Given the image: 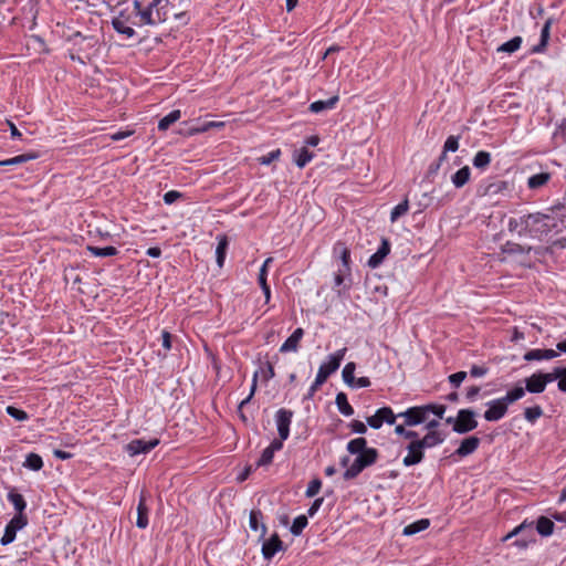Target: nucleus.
I'll return each instance as SVG.
<instances>
[{
    "label": "nucleus",
    "instance_id": "nucleus-51",
    "mask_svg": "<svg viewBox=\"0 0 566 566\" xmlns=\"http://www.w3.org/2000/svg\"><path fill=\"white\" fill-rule=\"evenodd\" d=\"M543 382L545 387L547 384L553 382L554 380L558 379V377L562 375V367H555L551 373H539Z\"/></svg>",
    "mask_w": 566,
    "mask_h": 566
},
{
    "label": "nucleus",
    "instance_id": "nucleus-42",
    "mask_svg": "<svg viewBox=\"0 0 566 566\" xmlns=\"http://www.w3.org/2000/svg\"><path fill=\"white\" fill-rule=\"evenodd\" d=\"M228 248V239L227 237H220L218 241V245L216 249L217 263L219 266L223 265L226 259V251Z\"/></svg>",
    "mask_w": 566,
    "mask_h": 566
},
{
    "label": "nucleus",
    "instance_id": "nucleus-52",
    "mask_svg": "<svg viewBox=\"0 0 566 566\" xmlns=\"http://www.w3.org/2000/svg\"><path fill=\"white\" fill-rule=\"evenodd\" d=\"M258 376H259V373L255 371L253 377H252V384H251V388H250V394L248 395L247 398H244L240 403H239V408L242 409L245 405H248L251 399L253 398L255 391H256V388H258Z\"/></svg>",
    "mask_w": 566,
    "mask_h": 566
},
{
    "label": "nucleus",
    "instance_id": "nucleus-63",
    "mask_svg": "<svg viewBox=\"0 0 566 566\" xmlns=\"http://www.w3.org/2000/svg\"><path fill=\"white\" fill-rule=\"evenodd\" d=\"M324 502V497H317L307 510L308 516H314Z\"/></svg>",
    "mask_w": 566,
    "mask_h": 566
},
{
    "label": "nucleus",
    "instance_id": "nucleus-39",
    "mask_svg": "<svg viewBox=\"0 0 566 566\" xmlns=\"http://www.w3.org/2000/svg\"><path fill=\"white\" fill-rule=\"evenodd\" d=\"M25 468L32 471H40L43 468V460L38 453H29L23 463Z\"/></svg>",
    "mask_w": 566,
    "mask_h": 566
},
{
    "label": "nucleus",
    "instance_id": "nucleus-54",
    "mask_svg": "<svg viewBox=\"0 0 566 566\" xmlns=\"http://www.w3.org/2000/svg\"><path fill=\"white\" fill-rule=\"evenodd\" d=\"M322 488V481L319 479H313L306 489L305 495L306 497H314Z\"/></svg>",
    "mask_w": 566,
    "mask_h": 566
},
{
    "label": "nucleus",
    "instance_id": "nucleus-38",
    "mask_svg": "<svg viewBox=\"0 0 566 566\" xmlns=\"http://www.w3.org/2000/svg\"><path fill=\"white\" fill-rule=\"evenodd\" d=\"M35 158H38V154H35V153L22 154V155L12 157L10 159L0 160V166L21 165V164H24V163H27L29 160L35 159Z\"/></svg>",
    "mask_w": 566,
    "mask_h": 566
},
{
    "label": "nucleus",
    "instance_id": "nucleus-40",
    "mask_svg": "<svg viewBox=\"0 0 566 566\" xmlns=\"http://www.w3.org/2000/svg\"><path fill=\"white\" fill-rule=\"evenodd\" d=\"M523 40L516 35L497 48V52L514 53L521 48Z\"/></svg>",
    "mask_w": 566,
    "mask_h": 566
},
{
    "label": "nucleus",
    "instance_id": "nucleus-20",
    "mask_svg": "<svg viewBox=\"0 0 566 566\" xmlns=\"http://www.w3.org/2000/svg\"><path fill=\"white\" fill-rule=\"evenodd\" d=\"M148 513L149 509L146 505V494L145 491H142L139 494V500L137 504V520H136V526L138 528H146L148 526Z\"/></svg>",
    "mask_w": 566,
    "mask_h": 566
},
{
    "label": "nucleus",
    "instance_id": "nucleus-13",
    "mask_svg": "<svg viewBox=\"0 0 566 566\" xmlns=\"http://www.w3.org/2000/svg\"><path fill=\"white\" fill-rule=\"evenodd\" d=\"M406 449L408 453L402 459V464L405 467L417 465L424 459V450L419 446V443L416 440L410 441Z\"/></svg>",
    "mask_w": 566,
    "mask_h": 566
},
{
    "label": "nucleus",
    "instance_id": "nucleus-26",
    "mask_svg": "<svg viewBox=\"0 0 566 566\" xmlns=\"http://www.w3.org/2000/svg\"><path fill=\"white\" fill-rule=\"evenodd\" d=\"M338 102V96L335 95V96H332L331 98L326 99V101H315L313 103H311L310 105V111L312 113H321V112H324V111H327V109H332L335 107L336 103Z\"/></svg>",
    "mask_w": 566,
    "mask_h": 566
},
{
    "label": "nucleus",
    "instance_id": "nucleus-9",
    "mask_svg": "<svg viewBox=\"0 0 566 566\" xmlns=\"http://www.w3.org/2000/svg\"><path fill=\"white\" fill-rule=\"evenodd\" d=\"M347 348H340L327 357V360L322 363L318 368V374L323 375L326 379L334 374L340 366L342 360L346 355Z\"/></svg>",
    "mask_w": 566,
    "mask_h": 566
},
{
    "label": "nucleus",
    "instance_id": "nucleus-64",
    "mask_svg": "<svg viewBox=\"0 0 566 566\" xmlns=\"http://www.w3.org/2000/svg\"><path fill=\"white\" fill-rule=\"evenodd\" d=\"M557 388L562 392H566V366L562 367V375L558 377Z\"/></svg>",
    "mask_w": 566,
    "mask_h": 566
},
{
    "label": "nucleus",
    "instance_id": "nucleus-47",
    "mask_svg": "<svg viewBox=\"0 0 566 566\" xmlns=\"http://www.w3.org/2000/svg\"><path fill=\"white\" fill-rule=\"evenodd\" d=\"M409 209V202L407 199H405L402 202L398 203L392 210H391V213H390V221L391 222H395L397 221L400 217H402L403 214L407 213Z\"/></svg>",
    "mask_w": 566,
    "mask_h": 566
},
{
    "label": "nucleus",
    "instance_id": "nucleus-31",
    "mask_svg": "<svg viewBox=\"0 0 566 566\" xmlns=\"http://www.w3.org/2000/svg\"><path fill=\"white\" fill-rule=\"evenodd\" d=\"M347 451L350 454H363L365 451L369 450L367 447V440L365 438H356L350 440L346 447Z\"/></svg>",
    "mask_w": 566,
    "mask_h": 566
},
{
    "label": "nucleus",
    "instance_id": "nucleus-57",
    "mask_svg": "<svg viewBox=\"0 0 566 566\" xmlns=\"http://www.w3.org/2000/svg\"><path fill=\"white\" fill-rule=\"evenodd\" d=\"M524 360L533 361V360H544L543 358V349L536 348L531 349L524 354Z\"/></svg>",
    "mask_w": 566,
    "mask_h": 566
},
{
    "label": "nucleus",
    "instance_id": "nucleus-49",
    "mask_svg": "<svg viewBox=\"0 0 566 566\" xmlns=\"http://www.w3.org/2000/svg\"><path fill=\"white\" fill-rule=\"evenodd\" d=\"M266 275H268L266 270L260 269L258 281H259V284H260L262 292L265 296V302L268 303L271 297V290L266 282Z\"/></svg>",
    "mask_w": 566,
    "mask_h": 566
},
{
    "label": "nucleus",
    "instance_id": "nucleus-33",
    "mask_svg": "<svg viewBox=\"0 0 566 566\" xmlns=\"http://www.w3.org/2000/svg\"><path fill=\"white\" fill-rule=\"evenodd\" d=\"M555 524L546 516H541L536 522V531L542 536H549L554 532Z\"/></svg>",
    "mask_w": 566,
    "mask_h": 566
},
{
    "label": "nucleus",
    "instance_id": "nucleus-32",
    "mask_svg": "<svg viewBox=\"0 0 566 566\" xmlns=\"http://www.w3.org/2000/svg\"><path fill=\"white\" fill-rule=\"evenodd\" d=\"M335 403L342 415L346 417L354 415V408L349 405L345 392H338L336 395Z\"/></svg>",
    "mask_w": 566,
    "mask_h": 566
},
{
    "label": "nucleus",
    "instance_id": "nucleus-36",
    "mask_svg": "<svg viewBox=\"0 0 566 566\" xmlns=\"http://www.w3.org/2000/svg\"><path fill=\"white\" fill-rule=\"evenodd\" d=\"M181 117V112L179 109H174L166 116H164L158 123L159 130H167L170 125L176 123Z\"/></svg>",
    "mask_w": 566,
    "mask_h": 566
},
{
    "label": "nucleus",
    "instance_id": "nucleus-37",
    "mask_svg": "<svg viewBox=\"0 0 566 566\" xmlns=\"http://www.w3.org/2000/svg\"><path fill=\"white\" fill-rule=\"evenodd\" d=\"M472 164L476 169H485L491 164V154L485 150H480L472 159Z\"/></svg>",
    "mask_w": 566,
    "mask_h": 566
},
{
    "label": "nucleus",
    "instance_id": "nucleus-46",
    "mask_svg": "<svg viewBox=\"0 0 566 566\" xmlns=\"http://www.w3.org/2000/svg\"><path fill=\"white\" fill-rule=\"evenodd\" d=\"M313 158V154L305 147L301 148L296 155L295 164L298 168L305 167Z\"/></svg>",
    "mask_w": 566,
    "mask_h": 566
},
{
    "label": "nucleus",
    "instance_id": "nucleus-8",
    "mask_svg": "<svg viewBox=\"0 0 566 566\" xmlns=\"http://www.w3.org/2000/svg\"><path fill=\"white\" fill-rule=\"evenodd\" d=\"M397 418L398 415H395L390 407H381L375 415L367 417L366 422L373 429H380L384 423L394 424Z\"/></svg>",
    "mask_w": 566,
    "mask_h": 566
},
{
    "label": "nucleus",
    "instance_id": "nucleus-61",
    "mask_svg": "<svg viewBox=\"0 0 566 566\" xmlns=\"http://www.w3.org/2000/svg\"><path fill=\"white\" fill-rule=\"evenodd\" d=\"M488 371H489V368H488V367H485V366L473 365V366L471 367V369H470V375H471L472 377L478 378V377H483V376H485V375L488 374Z\"/></svg>",
    "mask_w": 566,
    "mask_h": 566
},
{
    "label": "nucleus",
    "instance_id": "nucleus-44",
    "mask_svg": "<svg viewBox=\"0 0 566 566\" xmlns=\"http://www.w3.org/2000/svg\"><path fill=\"white\" fill-rule=\"evenodd\" d=\"M525 391H526L525 388H523L521 386H516L512 390H509L503 398L510 405V403H513V402L520 400L521 398H523L525 395Z\"/></svg>",
    "mask_w": 566,
    "mask_h": 566
},
{
    "label": "nucleus",
    "instance_id": "nucleus-7",
    "mask_svg": "<svg viewBox=\"0 0 566 566\" xmlns=\"http://www.w3.org/2000/svg\"><path fill=\"white\" fill-rule=\"evenodd\" d=\"M399 418H403L405 426L407 427H416L418 424L424 423L428 419V410L426 405L423 406H415L410 407L407 410L398 413Z\"/></svg>",
    "mask_w": 566,
    "mask_h": 566
},
{
    "label": "nucleus",
    "instance_id": "nucleus-25",
    "mask_svg": "<svg viewBox=\"0 0 566 566\" xmlns=\"http://www.w3.org/2000/svg\"><path fill=\"white\" fill-rule=\"evenodd\" d=\"M524 381L526 391L531 394H542L546 388L539 373L533 374L525 378Z\"/></svg>",
    "mask_w": 566,
    "mask_h": 566
},
{
    "label": "nucleus",
    "instance_id": "nucleus-22",
    "mask_svg": "<svg viewBox=\"0 0 566 566\" xmlns=\"http://www.w3.org/2000/svg\"><path fill=\"white\" fill-rule=\"evenodd\" d=\"M304 336V329L298 327L296 328L290 337L281 345V353L296 352L298 349V345L301 339Z\"/></svg>",
    "mask_w": 566,
    "mask_h": 566
},
{
    "label": "nucleus",
    "instance_id": "nucleus-59",
    "mask_svg": "<svg viewBox=\"0 0 566 566\" xmlns=\"http://www.w3.org/2000/svg\"><path fill=\"white\" fill-rule=\"evenodd\" d=\"M181 193L179 191H176V190H170L168 192H166L164 195V202L166 205H172L174 202H176L179 198H181Z\"/></svg>",
    "mask_w": 566,
    "mask_h": 566
},
{
    "label": "nucleus",
    "instance_id": "nucleus-14",
    "mask_svg": "<svg viewBox=\"0 0 566 566\" xmlns=\"http://www.w3.org/2000/svg\"><path fill=\"white\" fill-rule=\"evenodd\" d=\"M158 443H159L158 439H151L149 441H146L144 439H135V440H132L126 446V451L130 455H137V454H140V453H147L150 450H153L155 447H157Z\"/></svg>",
    "mask_w": 566,
    "mask_h": 566
},
{
    "label": "nucleus",
    "instance_id": "nucleus-18",
    "mask_svg": "<svg viewBox=\"0 0 566 566\" xmlns=\"http://www.w3.org/2000/svg\"><path fill=\"white\" fill-rule=\"evenodd\" d=\"M480 442V439L475 436L465 438L461 441L459 448L454 451V455L464 458L474 453L478 450Z\"/></svg>",
    "mask_w": 566,
    "mask_h": 566
},
{
    "label": "nucleus",
    "instance_id": "nucleus-15",
    "mask_svg": "<svg viewBox=\"0 0 566 566\" xmlns=\"http://www.w3.org/2000/svg\"><path fill=\"white\" fill-rule=\"evenodd\" d=\"M533 250L532 247L522 245L516 242L507 241L503 247L502 251L506 254H528ZM549 248H536L534 249V252L537 255H543L544 253L548 252Z\"/></svg>",
    "mask_w": 566,
    "mask_h": 566
},
{
    "label": "nucleus",
    "instance_id": "nucleus-2",
    "mask_svg": "<svg viewBox=\"0 0 566 566\" xmlns=\"http://www.w3.org/2000/svg\"><path fill=\"white\" fill-rule=\"evenodd\" d=\"M139 1L135 0L132 3L123 2L120 9L112 19L113 29L126 39H132L136 35L134 27H138V12Z\"/></svg>",
    "mask_w": 566,
    "mask_h": 566
},
{
    "label": "nucleus",
    "instance_id": "nucleus-34",
    "mask_svg": "<svg viewBox=\"0 0 566 566\" xmlns=\"http://www.w3.org/2000/svg\"><path fill=\"white\" fill-rule=\"evenodd\" d=\"M86 249L92 255L98 258L114 256L118 253V250L112 245L104 248L87 245Z\"/></svg>",
    "mask_w": 566,
    "mask_h": 566
},
{
    "label": "nucleus",
    "instance_id": "nucleus-4",
    "mask_svg": "<svg viewBox=\"0 0 566 566\" xmlns=\"http://www.w3.org/2000/svg\"><path fill=\"white\" fill-rule=\"evenodd\" d=\"M379 452L375 448H369L363 454H357L353 463L346 469L343 476L345 480L357 478L366 468L375 464L378 460Z\"/></svg>",
    "mask_w": 566,
    "mask_h": 566
},
{
    "label": "nucleus",
    "instance_id": "nucleus-6",
    "mask_svg": "<svg viewBox=\"0 0 566 566\" xmlns=\"http://www.w3.org/2000/svg\"><path fill=\"white\" fill-rule=\"evenodd\" d=\"M476 427L475 412L472 409H460L452 429L454 432L463 434L474 430Z\"/></svg>",
    "mask_w": 566,
    "mask_h": 566
},
{
    "label": "nucleus",
    "instance_id": "nucleus-30",
    "mask_svg": "<svg viewBox=\"0 0 566 566\" xmlns=\"http://www.w3.org/2000/svg\"><path fill=\"white\" fill-rule=\"evenodd\" d=\"M549 38H551V29L543 25V28L541 30L539 42H538V44H536L532 48L531 53H533V54L544 53L547 49Z\"/></svg>",
    "mask_w": 566,
    "mask_h": 566
},
{
    "label": "nucleus",
    "instance_id": "nucleus-3",
    "mask_svg": "<svg viewBox=\"0 0 566 566\" xmlns=\"http://www.w3.org/2000/svg\"><path fill=\"white\" fill-rule=\"evenodd\" d=\"M167 3L168 0H153L147 7L143 8L139 1V8L136 10L138 12V28L143 25H156L166 21L167 12L165 11V7Z\"/></svg>",
    "mask_w": 566,
    "mask_h": 566
},
{
    "label": "nucleus",
    "instance_id": "nucleus-48",
    "mask_svg": "<svg viewBox=\"0 0 566 566\" xmlns=\"http://www.w3.org/2000/svg\"><path fill=\"white\" fill-rule=\"evenodd\" d=\"M542 416H543V409L538 405L534 406V407H528L524 410V417L531 423H534Z\"/></svg>",
    "mask_w": 566,
    "mask_h": 566
},
{
    "label": "nucleus",
    "instance_id": "nucleus-21",
    "mask_svg": "<svg viewBox=\"0 0 566 566\" xmlns=\"http://www.w3.org/2000/svg\"><path fill=\"white\" fill-rule=\"evenodd\" d=\"M444 439L446 436L441 431H431L427 432L422 438H420V440L416 441L423 450H426L441 444Z\"/></svg>",
    "mask_w": 566,
    "mask_h": 566
},
{
    "label": "nucleus",
    "instance_id": "nucleus-53",
    "mask_svg": "<svg viewBox=\"0 0 566 566\" xmlns=\"http://www.w3.org/2000/svg\"><path fill=\"white\" fill-rule=\"evenodd\" d=\"M281 156V150L280 149H274L270 153H268L266 155L264 156H261L260 158H258V161L261 164V165H270L272 164L273 161L277 160Z\"/></svg>",
    "mask_w": 566,
    "mask_h": 566
},
{
    "label": "nucleus",
    "instance_id": "nucleus-5",
    "mask_svg": "<svg viewBox=\"0 0 566 566\" xmlns=\"http://www.w3.org/2000/svg\"><path fill=\"white\" fill-rule=\"evenodd\" d=\"M520 536V538L515 539L512 545L517 547L518 549L523 551L528 547L530 544L535 542V533L533 530V524H527L526 522H523L515 528H513L510 533H507L502 541L506 542L511 539L512 537Z\"/></svg>",
    "mask_w": 566,
    "mask_h": 566
},
{
    "label": "nucleus",
    "instance_id": "nucleus-17",
    "mask_svg": "<svg viewBox=\"0 0 566 566\" xmlns=\"http://www.w3.org/2000/svg\"><path fill=\"white\" fill-rule=\"evenodd\" d=\"M389 252H390V242L388 239L382 238L381 244L378 248V250L373 255H370V258L367 262L368 266L371 269L378 268L382 263L385 258L389 254Z\"/></svg>",
    "mask_w": 566,
    "mask_h": 566
},
{
    "label": "nucleus",
    "instance_id": "nucleus-62",
    "mask_svg": "<svg viewBox=\"0 0 566 566\" xmlns=\"http://www.w3.org/2000/svg\"><path fill=\"white\" fill-rule=\"evenodd\" d=\"M264 380H270L275 376L274 367L272 363L266 361L264 364V368L262 369Z\"/></svg>",
    "mask_w": 566,
    "mask_h": 566
},
{
    "label": "nucleus",
    "instance_id": "nucleus-19",
    "mask_svg": "<svg viewBox=\"0 0 566 566\" xmlns=\"http://www.w3.org/2000/svg\"><path fill=\"white\" fill-rule=\"evenodd\" d=\"M283 448L281 440L274 439L268 448H265L256 461V467H266L272 463L274 453Z\"/></svg>",
    "mask_w": 566,
    "mask_h": 566
},
{
    "label": "nucleus",
    "instance_id": "nucleus-43",
    "mask_svg": "<svg viewBox=\"0 0 566 566\" xmlns=\"http://www.w3.org/2000/svg\"><path fill=\"white\" fill-rule=\"evenodd\" d=\"M307 516L298 515L297 517L294 518L290 531L293 535L298 536L302 534L303 530L307 526Z\"/></svg>",
    "mask_w": 566,
    "mask_h": 566
},
{
    "label": "nucleus",
    "instance_id": "nucleus-41",
    "mask_svg": "<svg viewBox=\"0 0 566 566\" xmlns=\"http://www.w3.org/2000/svg\"><path fill=\"white\" fill-rule=\"evenodd\" d=\"M8 500L9 502L12 503V505L14 506L15 511L19 513V514H22V512L25 510L27 507V503H25V500L24 497L20 494V493H17L14 491H10L8 493Z\"/></svg>",
    "mask_w": 566,
    "mask_h": 566
},
{
    "label": "nucleus",
    "instance_id": "nucleus-16",
    "mask_svg": "<svg viewBox=\"0 0 566 566\" xmlns=\"http://www.w3.org/2000/svg\"><path fill=\"white\" fill-rule=\"evenodd\" d=\"M280 551H283V542L280 539L276 533L273 534L269 539H265L262 544V555L266 560L272 559L274 555Z\"/></svg>",
    "mask_w": 566,
    "mask_h": 566
},
{
    "label": "nucleus",
    "instance_id": "nucleus-50",
    "mask_svg": "<svg viewBox=\"0 0 566 566\" xmlns=\"http://www.w3.org/2000/svg\"><path fill=\"white\" fill-rule=\"evenodd\" d=\"M6 411L10 417L14 418L18 421H25L29 419V415L24 410L18 409L13 406H8L6 408Z\"/></svg>",
    "mask_w": 566,
    "mask_h": 566
},
{
    "label": "nucleus",
    "instance_id": "nucleus-29",
    "mask_svg": "<svg viewBox=\"0 0 566 566\" xmlns=\"http://www.w3.org/2000/svg\"><path fill=\"white\" fill-rule=\"evenodd\" d=\"M429 525H430V521L428 518H421V520H418V521L405 526L402 534L405 536H411V535H415L419 532L427 530L429 527Z\"/></svg>",
    "mask_w": 566,
    "mask_h": 566
},
{
    "label": "nucleus",
    "instance_id": "nucleus-60",
    "mask_svg": "<svg viewBox=\"0 0 566 566\" xmlns=\"http://www.w3.org/2000/svg\"><path fill=\"white\" fill-rule=\"evenodd\" d=\"M353 432L358 434H364L367 432V427L364 422L359 420H353L349 424Z\"/></svg>",
    "mask_w": 566,
    "mask_h": 566
},
{
    "label": "nucleus",
    "instance_id": "nucleus-11",
    "mask_svg": "<svg viewBox=\"0 0 566 566\" xmlns=\"http://www.w3.org/2000/svg\"><path fill=\"white\" fill-rule=\"evenodd\" d=\"M293 418V411L281 408L275 413V422L279 433V439L283 443L290 436V426Z\"/></svg>",
    "mask_w": 566,
    "mask_h": 566
},
{
    "label": "nucleus",
    "instance_id": "nucleus-10",
    "mask_svg": "<svg viewBox=\"0 0 566 566\" xmlns=\"http://www.w3.org/2000/svg\"><path fill=\"white\" fill-rule=\"evenodd\" d=\"M27 517L22 514H18L11 518L6 525L4 533L0 539L1 545L6 546L15 539L17 532L22 530L27 525Z\"/></svg>",
    "mask_w": 566,
    "mask_h": 566
},
{
    "label": "nucleus",
    "instance_id": "nucleus-55",
    "mask_svg": "<svg viewBox=\"0 0 566 566\" xmlns=\"http://www.w3.org/2000/svg\"><path fill=\"white\" fill-rule=\"evenodd\" d=\"M459 139H460L459 136H453V135L449 136L443 145L444 153L457 151L459 149Z\"/></svg>",
    "mask_w": 566,
    "mask_h": 566
},
{
    "label": "nucleus",
    "instance_id": "nucleus-1",
    "mask_svg": "<svg viewBox=\"0 0 566 566\" xmlns=\"http://www.w3.org/2000/svg\"><path fill=\"white\" fill-rule=\"evenodd\" d=\"M563 221L553 214L532 212L511 217L507 230L520 238H528L549 244L564 247V238L559 237Z\"/></svg>",
    "mask_w": 566,
    "mask_h": 566
},
{
    "label": "nucleus",
    "instance_id": "nucleus-12",
    "mask_svg": "<svg viewBox=\"0 0 566 566\" xmlns=\"http://www.w3.org/2000/svg\"><path fill=\"white\" fill-rule=\"evenodd\" d=\"M486 406L488 409L483 415L484 419L486 421H499L506 415L509 403L502 397L486 402Z\"/></svg>",
    "mask_w": 566,
    "mask_h": 566
},
{
    "label": "nucleus",
    "instance_id": "nucleus-45",
    "mask_svg": "<svg viewBox=\"0 0 566 566\" xmlns=\"http://www.w3.org/2000/svg\"><path fill=\"white\" fill-rule=\"evenodd\" d=\"M355 369H356V365L355 363L350 361V363H347L343 369V373H342V376H343V380L346 385L348 386H354V381H355Z\"/></svg>",
    "mask_w": 566,
    "mask_h": 566
},
{
    "label": "nucleus",
    "instance_id": "nucleus-23",
    "mask_svg": "<svg viewBox=\"0 0 566 566\" xmlns=\"http://www.w3.org/2000/svg\"><path fill=\"white\" fill-rule=\"evenodd\" d=\"M263 513L260 510H252L249 515V526L252 531H261L260 538H264L266 534V525L263 522Z\"/></svg>",
    "mask_w": 566,
    "mask_h": 566
},
{
    "label": "nucleus",
    "instance_id": "nucleus-58",
    "mask_svg": "<svg viewBox=\"0 0 566 566\" xmlns=\"http://www.w3.org/2000/svg\"><path fill=\"white\" fill-rule=\"evenodd\" d=\"M465 378V371H458L449 376V381L453 387L458 388Z\"/></svg>",
    "mask_w": 566,
    "mask_h": 566
},
{
    "label": "nucleus",
    "instance_id": "nucleus-56",
    "mask_svg": "<svg viewBox=\"0 0 566 566\" xmlns=\"http://www.w3.org/2000/svg\"><path fill=\"white\" fill-rule=\"evenodd\" d=\"M426 408L428 410V416L430 413H433L439 419L443 418V415L447 410V407L444 405H438V403H428V405H426Z\"/></svg>",
    "mask_w": 566,
    "mask_h": 566
},
{
    "label": "nucleus",
    "instance_id": "nucleus-24",
    "mask_svg": "<svg viewBox=\"0 0 566 566\" xmlns=\"http://www.w3.org/2000/svg\"><path fill=\"white\" fill-rule=\"evenodd\" d=\"M509 188V182L505 180H496L488 184L486 186H481L479 189V193L481 196H496L499 193L504 192Z\"/></svg>",
    "mask_w": 566,
    "mask_h": 566
},
{
    "label": "nucleus",
    "instance_id": "nucleus-28",
    "mask_svg": "<svg viewBox=\"0 0 566 566\" xmlns=\"http://www.w3.org/2000/svg\"><path fill=\"white\" fill-rule=\"evenodd\" d=\"M334 253L337 254L339 256V259L342 260V263L344 266L343 270H345L346 272H349L350 271V266H349L350 251L345 245V243L337 242L334 247Z\"/></svg>",
    "mask_w": 566,
    "mask_h": 566
},
{
    "label": "nucleus",
    "instance_id": "nucleus-27",
    "mask_svg": "<svg viewBox=\"0 0 566 566\" xmlns=\"http://www.w3.org/2000/svg\"><path fill=\"white\" fill-rule=\"evenodd\" d=\"M470 176L469 166H464L452 175L451 181L455 188H462L470 180Z\"/></svg>",
    "mask_w": 566,
    "mask_h": 566
},
{
    "label": "nucleus",
    "instance_id": "nucleus-35",
    "mask_svg": "<svg viewBox=\"0 0 566 566\" xmlns=\"http://www.w3.org/2000/svg\"><path fill=\"white\" fill-rule=\"evenodd\" d=\"M551 179L549 172H541L533 175L527 180V186L530 189H538L546 185L548 180Z\"/></svg>",
    "mask_w": 566,
    "mask_h": 566
}]
</instances>
